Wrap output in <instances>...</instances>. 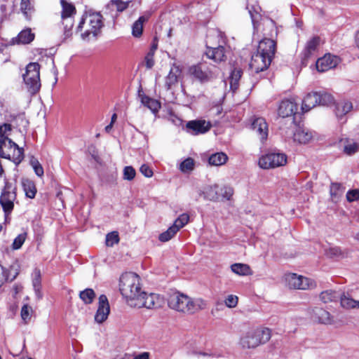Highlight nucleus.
Masks as SVG:
<instances>
[{
  "mask_svg": "<svg viewBox=\"0 0 359 359\" xmlns=\"http://www.w3.org/2000/svg\"><path fill=\"white\" fill-rule=\"evenodd\" d=\"M219 198H222V200H230L233 194V190L230 187H224L222 188H219Z\"/></svg>",
  "mask_w": 359,
  "mask_h": 359,
  "instance_id": "nucleus-46",
  "label": "nucleus"
},
{
  "mask_svg": "<svg viewBox=\"0 0 359 359\" xmlns=\"http://www.w3.org/2000/svg\"><path fill=\"white\" fill-rule=\"evenodd\" d=\"M340 302L341 306L346 309H359V299H353L348 294L342 295Z\"/></svg>",
  "mask_w": 359,
  "mask_h": 359,
  "instance_id": "nucleus-33",
  "label": "nucleus"
},
{
  "mask_svg": "<svg viewBox=\"0 0 359 359\" xmlns=\"http://www.w3.org/2000/svg\"><path fill=\"white\" fill-rule=\"evenodd\" d=\"M22 186L26 196L29 198H34L36 193L34 184L29 180H25L22 182Z\"/></svg>",
  "mask_w": 359,
  "mask_h": 359,
  "instance_id": "nucleus-39",
  "label": "nucleus"
},
{
  "mask_svg": "<svg viewBox=\"0 0 359 359\" xmlns=\"http://www.w3.org/2000/svg\"><path fill=\"white\" fill-rule=\"evenodd\" d=\"M113 125H114V124H112V123H109V125H107V126L105 127V128H104L105 132H106V133H110V132H111V129H112V128H113Z\"/></svg>",
  "mask_w": 359,
  "mask_h": 359,
  "instance_id": "nucleus-62",
  "label": "nucleus"
},
{
  "mask_svg": "<svg viewBox=\"0 0 359 359\" xmlns=\"http://www.w3.org/2000/svg\"><path fill=\"white\" fill-rule=\"evenodd\" d=\"M194 168V161L191 158H187L180 165V170L183 172L191 171Z\"/></svg>",
  "mask_w": 359,
  "mask_h": 359,
  "instance_id": "nucleus-45",
  "label": "nucleus"
},
{
  "mask_svg": "<svg viewBox=\"0 0 359 359\" xmlns=\"http://www.w3.org/2000/svg\"><path fill=\"white\" fill-rule=\"evenodd\" d=\"M30 164L37 176L42 177L43 175V168L37 159L32 158Z\"/></svg>",
  "mask_w": 359,
  "mask_h": 359,
  "instance_id": "nucleus-48",
  "label": "nucleus"
},
{
  "mask_svg": "<svg viewBox=\"0 0 359 359\" xmlns=\"http://www.w3.org/2000/svg\"><path fill=\"white\" fill-rule=\"evenodd\" d=\"M157 49V45L156 44H154L152 46H151V48L150 50H154V53L155 52V50Z\"/></svg>",
  "mask_w": 359,
  "mask_h": 359,
  "instance_id": "nucleus-64",
  "label": "nucleus"
},
{
  "mask_svg": "<svg viewBox=\"0 0 359 359\" xmlns=\"http://www.w3.org/2000/svg\"><path fill=\"white\" fill-rule=\"evenodd\" d=\"M249 13L250 15L252 24L255 27L256 22H258L259 20L260 19V17H261L260 14L259 13V11H257V9H255V8L254 9V13L252 11L251 9H250Z\"/></svg>",
  "mask_w": 359,
  "mask_h": 359,
  "instance_id": "nucleus-56",
  "label": "nucleus"
},
{
  "mask_svg": "<svg viewBox=\"0 0 359 359\" xmlns=\"http://www.w3.org/2000/svg\"><path fill=\"white\" fill-rule=\"evenodd\" d=\"M353 104L348 100H341L336 105V115L338 117H343L353 109Z\"/></svg>",
  "mask_w": 359,
  "mask_h": 359,
  "instance_id": "nucleus-29",
  "label": "nucleus"
},
{
  "mask_svg": "<svg viewBox=\"0 0 359 359\" xmlns=\"http://www.w3.org/2000/svg\"><path fill=\"white\" fill-rule=\"evenodd\" d=\"M20 9L25 17L29 20L33 11V7L31 5V0H21Z\"/></svg>",
  "mask_w": 359,
  "mask_h": 359,
  "instance_id": "nucleus-42",
  "label": "nucleus"
},
{
  "mask_svg": "<svg viewBox=\"0 0 359 359\" xmlns=\"http://www.w3.org/2000/svg\"><path fill=\"white\" fill-rule=\"evenodd\" d=\"M330 191L332 201H337L343 194V189L340 184L332 183Z\"/></svg>",
  "mask_w": 359,
  "mask_h": 359,
  "instance_id": "nucleus-41",
  "label": "nucleus"
},
{
  "mask_svg": "<svg viewBox=\"0 0 359 359\" xmlns=\"http://www.w3.org/2000/svg\"><path fill=\"white\" fill-rule=\"evenodd\" d=\"M241 346L245 348H254L259 345V341L252 331L248 332L241 339Z\"/></svg>",
  "mask_w": 359,
  "mask_h": 359,
  "instance_id": "nucleus-27",
  "label": "nucleus"
},
{
  "mask_svg": "<svg viewBox=\"0 0 359 359\" xmlns=\"http://www.w3.org/2000/svg\"><path fill=\"white\" fill-rule=\"evenodd\" d=\"M319 98L318 93H308L302 102V109L303 112H307L318 105Z\"/></svg>",
  "mask_w": 359,
  "mask_h": 359,
  "instance_id": "nucleus-25",
  "label": "nucleus"
},
{
  "mask_svg": "<svg viewBox=\"0 0 359 359\" xmlns=\"http://www.w3.org/2000/svg\"><path fill=\"white\" fill-rule=\"evenodd\" d=\"M287 162V156L285 154L272 152L261 156L258 165L262 169H273L284 166Z\"/></svg>",
  "mask_w": 359,
  "mask_h": 359,
  "instance_id": "nucleus-6",
  "label": "nucleus"
},
{
  "mask_svg": "<svg viewBox=\"0 0 359 359\" xmlns=\"http://www.w3.org/2000/svg\"><path fill=\"white\" fill-rule=\"evenodd\" d=\"M199 194L202 196L205 200L214 202L219 201V186L217 184L207 185L200 191Z\"/></svg>",
  "mask_w": 359,
  "mask_h": 359,
  "instance_id": "nucleus-19",
  "label": "nucleus"
},
{
  "mask_svg": "<svg viewBox=\"0 0 359 359\" xmlns=\"http://www.w3.org/2000/svg\"><path fill=\"white\" fill-rule=\"evenodd\" d=\"M154 50H150L145 57V62L147 68L151 69L154 65Z\"/></svg>",
  "mask_w": 359,
  "mask_h": 359,
  "instance_id": "nucleus-55",
  "label": "nucleus"
},
{
  "mask_svg": "<svg viewBox=\"0 0 359 359\" xmlns=\"http://www.w3.org/2000/svg\"><path fill=\"white\" fill-rule=\"evenodd\" d=\"M319 42L320 39L318 37H313L306 43L302 53V62L304 64L306 65V62L315 54L319 45Z\"/></svg>",
  "mask_w": 359,
  "mask_h": 359,
  "instance_id": "nucleus-20",
  "label": "nucleus"
},
{
  "mask_svg": "<svg viewBox=\"0 0 359 359\" xmlns=\"http://www.w3.org/2000/svg\"><path fill=\"white\" fill-rule=\"evenodd\" d=\"M231 269L232 272L239 276H248L251 273L250 266L245 264H233L231 266Z\"/></svg>",
  "mask_w": 359,
  "mask_h": 359,
  "instance_id": "nucleus-35",
  "label": "nucleus"
},
{
  "mask_svg": "<svg viewBox=\"0 0 359 359\" xmlns=\"http://www.w3.org/2000/svg\"><path fill=\"white\" fill-rule=\"evenodd\" d=\"M320 98L318 100V104L319 105H328L332 103L334 99L333 97L327 93H318Z\"/></svg>",
  "mask_w": 359,
  "mask_h": 359,
  "instance_id": "nucleus-47",
  "label": "nucleus"
},
{
  "mask_svg": "<svg viewBox=\"0 0 359 359\" xmlns=\"http://www.w3.org/2000/svg\"><path fill=\"white\" fill-rule=\"evenodd\" d=\"M231 77H233L234 79H238V80L241 77V72L238 70L233 71Z\"/></svg>",
  "mask_w": 359,
  "mask_h": 359,
  "instance_id": "nucleus-61",
  "label": "nucleus"
},
{
  "mask_svg": "<svg viewBox=\"0 0 359 359\" xmlns=\"http://www.w3.org/2000/svg\"><path fill=\"white\" fill-rule=\"evenodd\" d=\"M252 130L257 133L262 142L266 140L268 136V126L264 118H256L252 123Z\"/></svg>",
  "mask_w": 359,
  "mask_h": 359,
  "instance_id": "nucleus-17",
  "label": "nucleus"
},
{
  "mask_svg": "<svg viewBox=\"0 0 359 359\" xmlns=\"http://www.w3.org/2000/svg\"><path fill=\"white\" fill-rule=\"evenodd\" d=\"M6 278L4 268L0 265V287L3 285Z\"/></svg>",
  "mask_w": 359,
  "mask_h": 359,
  "instance_id": "nucleus-58",
  "label": "nucleus"
},
{
  "mask_svg": "<svg viewBox=\"0 0 359 359\" xmlns=\"http://www.w3.org/2000/svg\"><path fill=\"white\" fill-rule=\"evenodd\" d=\"M271 61L262 55L255 53L252 55L249 67L252 72L257 74L268 69Z\"/></svg>",
  "mask_w": 359,
  "mask_h": 359,
  "instance_id": "nucleus-11",
  "label": "nucleus"
},
{
  "mask_svg": "<svg viewBox=\"0 0 359 359\" xmlns=\"http://www.w3.org/2000/svg\"><path fill=\"white\" fill-rule=\"evenodd\" d=\"M228 160V156L224 152H217L211 154L208 158V163L213 166H220L224 165Z\"/></svg>",
  "mask_w": 359,
  "mask_h": 359,
  "instance_id": "nucleus-30",
  "label": "nucleus"
},
{
  "mask_svg": "<svg viewBox=\"0 0 359 359\" xmlns=\"http://www.w3.org/2000/svg\"><path fill=\"white\" fill-rule=\"evenodd\" d=\"M346 199L348 202H353L359 200V190H349L346 194Z\"/></svg>",
  "mask_w": 359,
  "mask_h": 359,
  "instance_id": "nucleus-53",
  "label": "nucleus"
},
{
  "mask_svg": "<svg viewBox=\"0 0 359 359\" xmlns=\"http://www.w3.org/2000/svg\"><path fill=\"white\" fill-rule=\"evenodd\" d=\"M35 34L32 32L30 28L22 30L18 35L13 39V43L16 44H29L34 41Z\"/></svg>",
  "mask_w": 359,
  "mask_h": 359,
  "instance_id": "nucleus-24",
  "label": "nucleus"
},
{
  "mask_svg": "<svg viewBox=\"0 0 359 359\" xmlns=\"http://www.w3.org/2000/svg\"><path fill=\"white\" fill-rule=\"evenodd\" d=\"M252 332L257 338V340L259 341V344L266 343L271 337V330L266 327L259 328L252 330Z\"/></svg>",
  "mask_w": 359,
  "mask_h": 359,
  "instance_id": "nucleus-31",
  "label": "nucleus"
},
{
  "mask_svg": "<svg viewBox=\"0 0 359 359\" xmlns=\"http://www.w3.org/2000/svg\"><path fill=\"white\" fill-rule=\"evenodd\" d=\"M238 79H234L233 77H231L230 84H231V88L233 90H235L237 89L238 87Z\"/></svg>",
  "mask_w": 359,
  "mask_h": 359,
  "instance_id": "nucleus-59",
  "label": "nucleus"
},
{
  "mask_svg": "<svg viewBox=\"0 0 359 359\" xmlns=\"http://www.w3.org/2000/svg\"><path fill=\"white\" fill-rule=\"evenodd\" d=\"M26 233L19 234L13 241L12 247L14 250L20 249L25 241Z\"/></svg>",
  "mask_w": 359,
  "mask_h": 359,
  "instance_id": "nucleus-50",
  "label": "nucleus"
},
{
  "mask_svg": "<svg viewBox=\"0 0 359 359\" xmlns=\"http://www.w3.org/2000/svg\"><path fill=\"white\" fill-rule=\"evenodd\" d=\"M32 285L38 299L42 297V293L41 292V271L38 269H35L32 273Z\"/></svg>",
  "mask_w": 359,
  "mask_h": 359,
  "instance_id": "nucleus-28",
  "label": "nucleus"
},
{
  "mask_svg": "<svg viewBox=\"0 0 359 359\" xmlns=\"http://www.w3.org/2000/svg\"><path fill=\"white\" fill-rule=\"evenodd\" d=\"M133 0H111L105 6V13L111 18L117 16V13L126 10Z\"/></svg>",
  "mask_w": 359,
  "mask_h": 359,
  "instance_id": "nucleus-15",
  "label": "nucleus"
},
{
  "mask_svg": "<svg viewBox=\"0 0 359 359\" xmlns=\"http://www.w3.org/2000/svg\"><path fill=\"white\" fill-rule=\"evenodd\" d=\"M119 242L118 234L116 231H113L107 235L106 244L107 246L112 247L114 244Z\"/></svg>",
  "mask_w": 359,
  "mask_h": 359,
  "instance_id": "nucleus-49",
  "label": "nucleus"
},
{
  "mask_svg": "<svg viewBox=\"0 0 359 359\" xmlns=\"http://www.w3.org/2000/svg\"><path fill=\"white\" fill-rule=\"evenodd\" d=\"M276 48V41L270 39H264L260 41L257 53L272 60Z\"/></svg>",
  "mask_w": 359,
  "mask_h": 359,
  "instance_id": "nucleus-14",
  "label": "nucleus"
},
{
  "mask_svg": "<svg viewBox=\"0 0 359 359\" xmlns=\"http://www.w3.org/2000/svg\"><path fill=\"white\" fill-rule=\"evenodd\" d=\"M148 17L140 16L137 20H136L132 26V34L135 37H140L143 31V25L147 21Z\"/></svg>",
  "mask_w": 359,
  "mask_h": 359,
  "instance_id": "nucleus-34",
  "label": "nucleus"
},
{
  "mask_svg": "<svg viewBox=\"0 0 359 359\" xmlns=\"http://www.w3.org/2000/svg\"><path fill=\"white\" fill-rule=\"evenodd\" d=\"M311 139L312 134L304 128H297L293 134L294 141L299 144L309 143Z\"/></svg>",
  "mask_w": 359,
  "mask_h": 359,
  "instance_id": "nucleus-26",
  "label": "nucleus"
},
{
  "mask_svg": "<svg viewBox=\"0 0 359 359\" xmlns=\"http://www.w3.org/2000/svg\"><path fill=\"white\" fill-rule=\"evenodd\" d=\"M116 118H117V115H116V114H114L111 116V123H110L114 124V123L116 122Z\"/></svg>",
  "mask_w": 359,
  "mask_h": 359,
  "instance_id": "nucleus-63",
  "label": "nucleus"
},
{
  "mask_svg": "<svg viewBox=\"0 0 359 359\" xmlns=\"http://www.w3.org/2000/svg\"><path fill=\"white\" fill-rule=\"evenodd\" d=\"M182 75V69L178 65H173L169 72L168 75L165 78V86L168 89L176 86L178 83L179 78Z\"/></svg>",
  "mask_w": 359,
  "mask_h": 359,
  "instance_id": "nucleus-21",
  "label": "nucleus"
},
{
  "mask_svg": "<svg viewBox=\"0 0 359 359\" xmlns=\"http://www.w3.org/2000/svg\"><path fill=\"white\" fill-rule=\"evenodd\" d=\"M297 109V104L290 100H283L278 107V113L283 118L294 115Z\"/></svg>",
  "mask_w": 359,
  "mask_h": 359,
  "instance_id": "nucleus-18",
  "label": "nucleus"
},
{
  "mask_svg": "<svg viewBox=\"0 0 359 359\" xmlns=\"http://www.w3.org/2000/svg\"><path fill=\"white\" fill-rule=\"evenodd\" d=\"M14 269H15V274L13 275V279H14L18 274V264H15L11 266V270Z\"/></svg>",
  "mask_w": 359,
  "mask_h": 359,
  "instance_id": "nucleus-60",
  "label": "nucleus"
},
{
  "mask_svg": "<svg viewBox=\"0 0 359 359\" xmlns=\"http://www.w3.org/2000/svg\"><path fill=\"white\" fill-rule=\"evenodd\" d=\"M207 57L216 62L223 61L226 56L224 48L222 46L218 47H208L205 52Z\"/></svg>",
  "mask_w": 359,
  "mask_h": 359,
  "instance_id": "nucleus-23",
  "label": "nucleus"
},
{
  "mask_svg": "<svg viewBox=\"0 0 359 359\" xmlns=\"http://www.w3.org/2000/svg\"><path fill=\"white\" fill-rule=\"evenodd\" d=\"M79 297L85 304H90L95 297V293L93 289L87 288L80 292Z\"/></svg>",
  "mask_w": 359,
  "mask_h": 359,
  "instance_id": "nucleus-38",
  "label": "nucleus"
},
{
  "mask_svg": "<svg viewBox=\"0 0 359 359\" xmlns=\"http://www.w3.org/2000/svg\"><path fill=\"white\" fill-rule=\"evenodd\" d=\"M140 171L146 177H151L153 176V171H152V170L147 164H143L140 167Z\"/></svg>",
  "mask_w": 359,
  "mask_h": 359,
  "instance_id": "nucleus-54",
  "label": "nucleus"
},
{
  "mask_svg": "<svg viewBox=\"0 0 359 359\" xmlns=\"http://www.w3.org/2000/svg\"><path fill=\"white\" fill-rule=\"evenodd\" d=\"M62 6L61 18L64 25V32L66 37L72 35L73 27V17L76 14V8L70 2L66 0H60Z\"/></svg>",
  "mask_w": 359,
  "mask_h": 359,
  "instance_id": "nucleus-8",
  "label": "nucleus"
},
{
  "mask_svg": "<svg viewBox=\"0 0 359 359\" xmlns=\"http://www.w3.org/2000/svg\"><path fill=\"white\" fill-rule=\"evenodd\" d=\"M341 143L344 144V151L348 155H352L358 151L359 145L353 142H350L348 140H341Z\"/></svg>",
  "mask_w": 359,
  "mask_h": 359,
  "instance_id": "nucleus-37",
  "label": "nucleus"
},
{
  "mask_svg": "<svg viewBox=\"0 0 359 359\" xmlns=\"http://www.w3.org/2000/svg\"><path fill=\"white\" fill-rule=\"evenodd\" d=\"M189 221V215L187 213H183L175 219L172 225L177 227V230L179 231L180 229L183 228L186 224H187Z\"/></svg>",
  "mask_w": 359,
  "mask_h": 359,
  "instance_id": "nucleus-44",
  "label": "nucleus"
},
{
  "mask_svg": "<svg viewBox=\"0 0 359 359\" xmlns=\"http://www.w3.org/2000/svg\"><path fill=\"white\" fill-rule=\"evenodd\" d=\"M119 290L130 307L151 309L160 308L164 304V299L160 295L142 290L140 278L135 273H126L121 276Z\"/></svg>",
  "mask_w": 359,
  "mask_h": 359,
  "instance_id": "nucleus-1",
  "label": "nucleus"
},
{
  "mask_svg": "<svg viewBox=\"0 0 359 359\" xmlns=\"http://www.w3.org/2000/svg\"><path fill=\"white\" fill-rule=\"evenodd\" d=\"M168 306L178 312L193 314L207 307V302L202 298H191L180 292H175L169 297Z\"/></svg>",
  "mask_w": 359,
  "mask_h": 359,
  "instance_id": "nucleus-3",
  "label": "nucleus"
},
{
  "mask_svg": "<svg viewBox=\"0 0 359 359\" xmlns=\"http://www.w3.org/2000/svg\"><path fill=\"white\" fill-rule=\"evenodd\" d=\"M238 302V297L233 294L228 295L224 300L225 305L230 309L235 308L237 306Z\"/></svg>",
  "mask_w": 359,
  "mask_h": 359,
  "instance_id": "nucleus-52",
  "label": "nucleus"
},
{
  "mask_svg": "<svg viewBox=\"0 0 359 359\" xmlns=\"http://www.w3.org/2000/svg\"><path fill=\"white\" fill-rule=\"evenodd\" d=\"M136 175L135 169L132 166H126L123 168V179L125 180H133Z\"/></svg>",
  "mask_w": 359,
  "mask_h": 359,
  "instance_id": "nucleus-51",
  "label": "nucleus"
},
{
  "mask_svg": "<svg viewBox=\"0 0 359 359\" xmlns=\"http://www.w3.org/2000/svg\"><path fill=\"white\" fill-rule=\"evenodd\" d=\"M287 286L292 289L306 290L314 286V283L308 278L289 273L285 276Z\"/></svg>",
  "mask_w": 359,
  "mask_h": 359,
  "instance_id": "nucleus-10",
  "label": "nucleus"
},
{
  "mask_svg": "<svg viewBox=\"0 0 359 359\" xmlns=\"http://www.w3.org/2000/svg\"><path fill=\"white\" fill-rule=\"evenodd\" d=\"M140 97L142 104L149 109L152 112H157L161 108V104L158 100L150 98L146 95H141Z\"/></svg>",
  "mask_w": 359,
  "mask_h": 359,
  "instance_id": "nucleus-32",
  "label": "nucleus"
},
{
  "mask_svg": "<svg viewBox=\"0 0 359 359\" xmlns=\"http://www.w3.org/2000/svg\"><path fill=\"white\" fill-rule=\"evenodd\" d=\"M177 228L172 225L167 231L159 235V240L161 242H167L172 238L178 232Z\"/></svg>",
  "mask_w": 359,
  "mask_h": 359,
  "instance_id": "nucleus-40",
  "label": "nucleus"
},
{
  "mask_svg": "<svg viewBox=\"0 0 359 359\" xmlns=\"http://www.w3.org/2000/svg\"><path fill=\"white\" fill-rule=\"evenodd\" d=\"M33 309L28 304H24L21 309L20 316L25 323H28L32 318Z\"/></svg>",
  "mask_w": 359,
  "mask_h": 359,
  "instance_id": "nucleus-43",
  "label": "nucleus"
},
{
  "mask_svg": "<svg viewBox=\"0 0 359 359\" xmlns=\"http://www.w3.org/2000/svg\"><path fill=\"white\" fill-rule=\"evenodd\" d=\"M339 62V59L335 55L325 54L319 58L316 63V69L320 72H324L334 68Z\"/></svg>",
  "mask_w": 359,
  "mask_h": 359,
  "instance_id": "nucleus-13",
  "label": "nucleus"
},
{
  "mask_svg": "<svg viewBox=\"0 0 359 359\" xmlns=\"http://www.w3.org/2000/svg\"><path fill=\"white\" fill-rule=\"evenodd\" d=\"M311 318L318 323L324 325L332 324L333 316L327 311L320 307H314L309 310Z\"/></svg>",
  "mask_w": 359,
  "mask_h": 359,
  "instance_id": "nucleus-12",
  "label": "nucleus"
},
{
  "mask_svg": "<svg viewBox=\"0 0 359 359\" xmlns=\"http://www.w3.org/2000/svg\"><path fill=\"white\" fill-rule=\"evenodd\" d=\"M150 354L148 352H142L137 355H131V359H149Z\"/></svg>",
  "mask_w": 359,
  "mask_h": 359,
  "instance_id": "nucleus-57",
  "label": "nucleus"
},
{
  "mask_svg": "<svg viewBox=\"0 0 359 359\" xmlns=\"http://www.w3.org/2000/svg\"><path fill=\"white\" fill-rule=\"evenodd\" d=\"M337 298L338 294L332 290H326L322 292L320 294V300L325 304L337 301Z\"/></svg>",
  "mask_w": 359,
  "mask_h": 359,
  "instance_id": "nucleus-36",
  "label": "nucleus"
},
{
  "mask_svg": "<svg viewBox=\"0 0 359 359\" xmlns=\"http://www.w3.org/2000/svg\"><path fill=\"white\" fill-rule=\"evenodd\" d=\"M15 198V184L6 180L5 186L0 196V204L6 215H8L13 210Z\"/></svg>",
  "mask_w": 359,
  "mask_h": 359,
  "instance_id": "nucleus-7",
  "label": "nucleus"
},
{
  "mask_svg": "<svg viewBox=\"0 0 359 359\" xmlns=\"http://www.w3.org/2000/svg\"><path fill=\"white\" fill-rule=\"evenodd\" d=\"M104 27L102 16L99 12L86 11L81 18L75 29L81 39L86 42L95 41Z\"/></svg>",
  "mask_w": 359,
  "mask_h": 359,
  "instance_id": "nucleus-2",
  "label": "nucleus"
},
{
  "mask_svg": "<svg viewBox=\"0 0 359 359\" xmlns=\"http://www.w3.org/2000/svg\"><path fill=\"white\" fill-rule=\"evenodd\" d=\"M11 131L10 124L5 123L0 126V156L18 165L24 158L23 149L8 138Z\"/></svg>",
  "mask_w": 359,
  "mask_h": 359,
  "instance_id": "nucleus-4",
  "label": "nucleus"
},
{
  "mask_svg": "<svg viewBox=\"0 0 359 359\" xmlns=\"http://www.w3.org/2000/svg\"><path fill=\"white\" fill-rule=\"evenodd\" d=\"M110 309L107 297L102 294L99 297L98 308L95 316V320L102 323L107 318Z\"/></svg>",
  "mask_w": 359,
  "mask_h": 359,
  "instance_id": "nucleus-16",
  "label": "nucleus"
},
{
  "mask_svg": "<svg viewBox=\"0 0 359 359\" xmlns=\"http://www.w3.org/2000/svg\"><path fill=\"white\" fill-rule=\"evenodd\" d=\"M189 74L200 82H207L216 76L215 68L212 69L205 63H199L189 67Z\"/></svg>",
  "mask_w": 359,
  "mask_h": 359,
  "instance_id": "nucleus-9",
  "label": "nucleus"
},
{
  "mask_svg": "<svg viewBox=\"0 0 359 359\" xmlns=\"http://www.w3.org/2000/svg\"><path fill=\"white\" fill-rule=\"evenodd\" d=\"M187 128L192 130L194 135H198L208 131L210 124L205 121H191L187 123Z\"/></svg>",
  "mask_w": 359,
  "mask_h": 359,
  "instance_id": "nucleus-22",
  "label": "nucleus"
},
{
  "mask_svg": "<svg viewBox=\"0 0 359 359\" xmlns=\"http://www.w3.org/2000/svg\"><path fill=\"white\" fill-rule=\"evenodd\" d=\"M40 65L37 62H30L26 67L23 74L24 82L32 94L36 93L41 88Z\"/></svg>",
  "mask_w": 359,
  "mask_h": 359,
  "instance_id": "nucleus-5",
  "label": "nucleus"
}]
</instances>
